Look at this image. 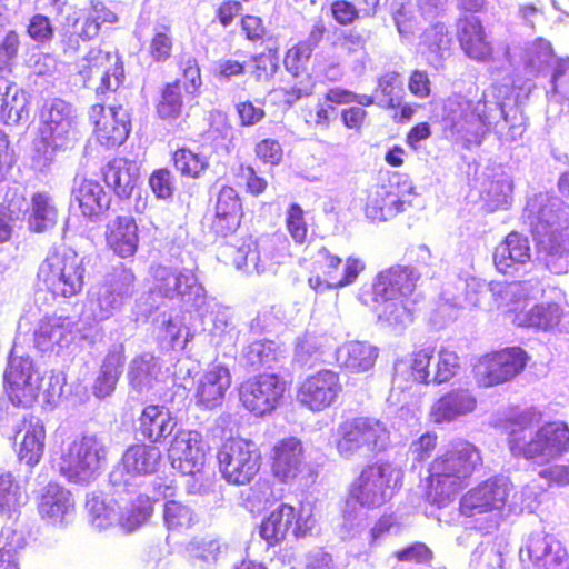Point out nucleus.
Segmentation results:
<instances>
[{
  "label": "nucleus",
  "mask_w": 569,
  "mask_h": 569,
  "mask_svg": "<svg viewBox=\"0 0 569 569\" xmlns=\"http://www.w3.org/2000/svg\"><path fill=\"white\" fill-rule=\"evenodd\" d=\"M551 90L548 91L550 101H569V58H558L552 68Z\"/></svg>",
  "instance_id": "obj_64"
},
{
  "label": "nucleus",
  "mask_w": 569,
  "mask_h": 569,
  "mask_svg": "<svg viewBox=\"0 0 569 569\" xmlns=\"http://www.w3.org/2000/svg\"><path fill=\"white\" fill-rule=\"evenodd\" d=\"M341 391L339 375L333 370L322 369L300 383L297 401L308 410L319 412L332 406Z\"/></svg>",
  "instance_id": "obj_25"
},
{
  "label": "nucleus",
  "mask_w": 569,
  "mask_h": 569,
  "mask_svg": "<svg viewBox=\"0 0 569 569\" xmlns=\"http://www.w3.org/2000/svg\"><path fill=\"white\" fill-rule=\"evenodd\" d=\"M152 511V502L149 496L144 493L130 496L128 502L119 506L117 525L122 531L132 532L149 520Z\"/></svg>",
  "instance_id": "obj_47"
},
{
  "label": "nucleus",
  "mask_w": 569,
  "mask_h": 569,
  "mask_svg": "<svg viewBox=\"0 0 569 569\" xmlns=\"http://www.w3.org/2000/svg\"><path fill=\"white\" fill-rule=\"evenodd\" d=\"M420 273L412 267L393 266L379 272L372 283L378 319L390 327H406L413 320L411 298Z\"/></svg>",
  "instance_id": "obj_5"
},
{
  "label": "nucleus",
  "mask_w": 569,
  "mask_h": 569,
  "mask_svg": "<svg viewBox=\"0 0 569 569\" xmlns=\"http://www.w3.org/2000/svg\"><path fill=\"white\" fill-rule=\"evenodd\" d=\"M71 199L73 203H78L81 213L89 219L98 218L110 203L108 194L99 182L81 177L74 178Z\"/></svg>",
  "instance_id": "obj_35"
},
{
  "label": "nucleus",
  "mask_w": 569,
  "mask_h": 569,
  "mask_svg": "<svg viewBox=\"0 0 569 569\" xmlns=\"http://www.w3.org/2000/svg\"><path fill=\"white\" fill-rule=\"evenodd\" d=\"M38 512L48 526L66 528L76 515L72 493L58 483H48L38 498Z\"/></svg>",
  "instance_id": "obj_28"
},
{
  "label": "nucleus",
  "mask_w": 569,
  "mask_h": 569,
  "mask_svg": "<svg viewBox=\"0 0 569 569\" xmlns=\"http://www.w3.org/2000/svg\"><path fill=\"white\" fill-rule=\"evenodd\" d=\"M402 470L389 461L367 466L353 481L351 497L362 507L378 508L401 486Z\"/></svg>",
  "instance_id": "obj_14"
},
{
  "label": "nucleus",
  "mask_w": 569,
  "mask_h": 569,
  "mask_svg": "<svg viewBox=\"0 0 569 569\" xmlns=\"http://www.w3.org/2000/svg\"><path fill=\"white\" fill-rule=\"evenodd\" d=\"M497 270L503 274H515L521 267L531 263V249L527 237L510 232L499 243L493 253Z\"/></svg>",
  "instance_id": "obj_33"
},
{
  "label": "nucleus",
  "mask_w": 569,
  "mask_h": 569,
  "mask_svg": "<svg viewBox=\"0 0 569 569\" xmlns=\"http://www.w3.org/2000/svg\"><path fill=\"white\" fill-rule=\"evenodd\" d=\"M152 293L176 300L203 317L211 309V301L196 272L188 268L158 264L151 268Z\"/></svg>",
  "instance_id": "obj_8"
},
{
  "label": "nucleus",
  "mask_w": 569,
  "mask_h": 569,
  "mask_svg": "<svg viewBox=\"0 0 569 569\" xmlns=\"http://www.w3.org/2000/svg\"><path fill=\"white\" fill-rule=\"evenodd\" d=\"M481 462L476 446L466 440L451 442L449 449L429 467L426 490L428 501L438 507L452 501Z\"/></svg>",
  "instance_id": "obj_4"
},
{
  "label": "nucleus",
  "mask_w": 569,
  "mask_h": 569,
  "mask_svg": "<svg viewBox=\"0 0 569 569\" xmlns=\"http://www.w3.org/2000/svg\"><path fill=\"white\" fill-rule=\"evenodd\" d=\"M161 363L150 352H143L134 357L128 371L131 387L139 393L148 392L160 380Z\"/></svg>",
  "instance_id": "obj_42"
},
{
  "label": "nucleus",
  "mask_w": 569,
  "mask_h": 569,
  "mask_svg": "<svg viewBox=\"0 0 569 569\" xmlns=\"http://www.w3.org/2000/svg\"><path fill=\"white\" fill-rule=\"evenodd\" d=\"M432 347L427 346L415 350L409 360H397L393 366V385L401 388V381L409 378L413 382L430 385L432 383L431 373Z\"/></svg>",
  "instance_id": "obj_40"
},
{
  "label": "nucleus",
  "mask_w": 569,
  "mask_h": 569,
  "mask_svg": "<svg viewBox=\"0 0 569 569\" xmlns=\"http://www.w3.org/2000/svg\"><path fill=\"white\" fill-rule=\"evenodd\" d=\"M248 254H251V262L253 263V270L256 273H262L267 269V260L273 261L276 264H280L281 260L277 256L264 257L261 256L260 244L251 238L244 240L240 247L234 249L233 263L238 270H248Z\"/></svg>",
  "instance_id": "obj_57"
},
{
  "label": "nucleus",
  "mask_w": 569,
  "mask_h": 569,
  "mask_svg": "<svg viewBox=\"0 0 569 569\" xmlns=\"http://www.w3.org/2000/svg\"><path fill=\"white\" fill-rule=\"evenodd\" d=\"M335 356L339 368L350 373H365L375 367L379 349L369 342L355 340L339 346Z\"/></svg>",
  "instance_id": "obj_34"
},
{
  "label": "nucleus",
  "mask_w": 569,
  "mask_h": 569,
  "mask_svg": "<svg viewBox=\"0 0 569 569\" xmlns=\"http://www.w3.org/2000/svg\"><path fill=\"white\" fill-rule=\"evenodd\" d=\"M280 350L274 341L257 340L248 345L243 350L246 365L252 370L262 367H271V363L278 360Z\"/></svg>",
  "instance_id": "obj_60"
},
{
  "label": "nucleus",
  "mask_w": 569,
  "mask_h": 569,
  "mask_svg": "<svg viewBox=\"0 0 569 569\" xmlns=\"http://www.w3.org/2000/svg\"><path fill=\"white\" fill-rule=\"evenodd\" d=\"M316 525L311 511L302 506L279 505L261 523L260 536L269 546L281 542L289 532L296 538L306 537Z\"/></svg>",
  "instance_id": "obj_19"
},
{
  "label": "nucleus",
  "mask_w": 569,
  "mask_h": 569,
  "mask_svg": "<svg viewBox=\"0 0 569 569\" xmlns=\"http://www.w3.org/2000/svg\"><path fill=\"white\" fill-rule=\"evenodd\" d=\"M83 258L70 248L51 250L38 269V281L54 298L69 299L78 296L86 279Z\"/></svg>",
  "instance_id": "obj_9"
},
{
  "label": "nucleus",
  "mask_w": 569,
  "mask_h": 569,
  "mask_svg": "<svg viewBox=\"0 0 569 569\" xmlns=\"http://www.w3.org/2000/svg\"><path fill=\"white\" fill-rule=\"evenodd\" d=\"M186 550L194 566L210 569L223 557L227 547L216 539L193 538L188 542Z\"/></svg>",
  "instance_id": "obj_51"
},
{
  "label": "nucleus",
  "mask_w": 569,
  "mask_h": 569,
  "mask_svg": "<svg viewBox=\"0 0 569 569\" xmlns=\"http://www.w3.org/2000/svg\"><path fill=\"white\" fill-rule=\"evenodd\" d=\"M512 489L506 476L491 477L470 489L461 499L460 508L468 517L478 513L500 511L508 502Z\"/></svg>",
  "instance_id": "obj_23"
},
{
  "label": "nucleus",
  "mask_w": 569,
  "mask_h": 569,
  "mask_svg": "<svg viewBox=\"0 0 569 569\" xmlns=\"http://www.w3.org/2000/svg\"><path fill=\"white\" fill-rule=\"evenodd\" d=\"M241 203L238 192L228 186L220 189L211 228L218 234L227 237L240 224Z\"/></svg>",
  "instance_id": "obj_38"
},
{
  "label": "nucleus",
  "mask_w": 569,
  "mask_h": 569,
  "mask_svg": "<svg viewBox=\"0 0 569 569\" xmlns=\"http://www.w3.org/2000/svg\"><path fill=\"white\" fill-rule=\"evenodd\" d=\"M510 92L508 86L492 83L477 101L461 94L448 97L441 116L446 136L467 149L480 146L489 132L501 142L520 139L527 129L526 117L508 103Z\"/></svg>",
  "instance_id": "obj_1"
},
{
  "label": "nucleus",
  "mask_w": 569,
  "mask_h": 569,
  "mask_svg": "<svg viewBox=\"0 0 569 569\" xmlns=\"http://www.w3.org/2000/svg\"><path fill=\"white\" fill-rule=\"evenodd\" d=\"M284 392V382L277 375H259L244 381L239 389L240 401L254 416L272 412Z\"/></svg>",
  "instance_id": "obj_24"
},
{
  "label": "nucleus",
  "mask_w": 569,
  "mask_h": 569,
  "mask_svg": "<svg viewBox=\"0 0 569 569\" xmlns=\"http://www.w3.org/2000/svg\"><path fill=\"white\" fill-rule=\"evenodd\" d=\"M542 415L528 409L507 425V440L513 457L546 465L569 450V427L563 421L541 425Z\"/></svg>",
  "instance_id": "obj_2"
},
{
  "label": "nucleus",
  "mask_w": 569,
  "mask_h": 569,
  "mask_svg": "<svg viewBox=\"0 0 569 569\" xmlns=\"http://www.w3.org/2000/svg\"><path fill=\"white\" fill-rule=\"evenodd\" d=\"M535 569H569V555L562 543L545 531L532 532L520 549V560Z\"/></svg>",
  "instance_id": "obj_26"
},
{
  "label": "nucleus",
  "mask_w": 569,
  "mask_h": 569,
  "mask_svg": "<svg viewBox=\"0 0 569 569\" xmlns=\"http://www.w3.org/2000/svg\"><path fill=\"white\" fill-rule=\"evenodd\" d=\"M336 448L345 459L370 456L385 451L390 445V430L386 422L370 417H358L340 423Z\"/></svg>",
  "instance_id": "obj_11"
},
{
  "label": "nucleus",
  "mask_w": 569,
  "mask_h": 569,
  "mask_svg": "<svg viewBox=\"0 0 569 569\" xmlns=\"http://www.w3.org/2000/svg\"><path fill=\"white\" fill-rule=\"evenodd\" d=\"M46 429L42 420L38 417H26L16 435L19 441V458L27 465L33 466L39 462L44 451Z\"/></svg>",
  "instance_id": "obj_37"
},
{
  "label": "nucleus",
  "mask_w": 569,
  "mask_h": 569,
  "mask_svg": "<svg viewBox=\"0 0 569 569\" xmlns=\"http://www.w3.org/2000/svg\"><path fill=\"white\" fill-rule=\"evenodd\" d=\"M39 138L34 142V162L47 168L59 151L71 149L78 140L76 110L69 102L53 98L46 101L39 114Z\"/></svg>",
  "instance_id": "obj_6"
},
{
  "label": "nucleus",
  "mask_w": 569,
  "mask_h": 569,
  "mask_svg": "<svg viewBox=\"0 0 569 569\" xmlns=\"http://www.w3.org/2000/svg\"><path fill=\"white\" fill-rule=\"evenodd\" d=\"M526 219L538 247L546 253L547 268L562 274L569 269V206L559 198L539 193L526 207Z\"/></svg>",
  "instance_id": "obj_3"
},
{
  "label": "nucleus",
  "mask_w": 569,
  "mask_h": 569,
  "mask_svg": "<svg viewBox=\"0 0 569 569\" xmlns=\"http://www.w3.org/2000/svg\"><path fill=\"white\" fill-rule=\"evenodd\" d=\"M168 457L173 469L182 475H192L193 480H198L206 458L201 435L192 430H179L170 443Z\"/></svg>",
  "instance_id": "obj_27"
},
{
  "label": "nucleus",
  "mask_w": 569,
  "mask_h": 569,
  "mask_svg": "<svg viewBox=\"0 0 569 569\" xmlns=\"http://www.w3.org/2000/svg\"><path fill=\"white\" fill-rule=\"evenodd\" d=\"M317 259L325 269L327 278L335 279L333 286L338 288H345L355 283L359 274L366 269V263L362 259L349 256L343 262L341 273H339L342 260L325 247L318 250Z\"/></svg>",
  "instance_id": "obj_39"
},
{
  "label": "nucleus",
  "mask_w": 569,
  "mask_h": 569,
  "mask_svg": "<svg viewBox=\"0 0 569 569\" xmlns=\"http://www.w3.org/2000/svg\"><path fill=\"white\" fill-rule=\"evenodd\" d=\"M527 360V353L519 347L485 355L475 365V380L480 388L505 383L525 369Z\"/></svg>",
  "instance_id": "obj_20"
},
{
  "label": "nucleus",
  "mask_w": 569,
  "mask_h": 569,
  "mask_svg": "<svg viewBox=\"0 0 569 569\" xmlns=\"http://www.w3.org/2000/svg\"><path fill=\"white\" fill-rule=\"evenodd\" d=\"M117 16L103 2L91 1L90 9L82 21V36L97 37L103 23H114Z\"/></svg>",
  "instance_id": "obj_63"
},
{
  "label": "nucleus",
  "mask_w": 569,
  "mask_h": 569,
  "mask_svg": "<svg viewBox=\"0 0 569 569\" xmlns=\"http://www.w3.org/2000/svg\"><path fill=\"white\" fill-rule=\"evenodd\" d=\"M182 110L183 102L180 81L177 80L172 83H167L157 103V114L160 119L172 123L182 116Z\"/></svg>",
  "instance_id": "obj_58"
},
{
  "label": "nucleus",
  "mask_w": 569,
  "mask_h": 569,
  "mask_svg": "<svg viewBox=\"0 0 569 569\" xmlns=\"http://www.w3.org/2000/svg\"><path fill=\"white\" fill-rule=\"evenodd\" d=\"M157 337L160 341L167 342L170 347L184 348L192 338L189 330L184 328L180 316L163 313L157 320Z\"/></svg>",
  "instance_id": "obj_55"
},
{
  "label": "nucleus",
  "mask_w": 569,
  "mask_h": 569,
  "mask_svg": "<svg viewBox=\"0 0 569 569\" xmlns=\"http://www.w3.org/2000/svg\"><path fill=\"white\" fill-rule=\"evenodd\" d=\"M451 38L446 26L437 22L425 29L420 37L418 51L432 67H438L450 52Z\"/></svg>",
  "instance_id": "obj_44"
},
{
  "label": "nucleus",
  "mask_w": 569,
  "mask_h": 569,
  "mask_svg": "<svg viewBox=\"0 0 569 569\" xmlns=\"http://www.w3.org/2000/svg\"><path fill=\"white\" fill-rule=\"evenodd\" d=\"M108 449L102 438L84 435L62 452L58 467L69 482L86 485L94 480L107 461Z\"/></svg>",
  "instance_id": "obj_12"
},
{
  "label": "nucleus",
  "mask_w": 569,
  "mask_h": 569,
  "mask_svg": "<svg viewBox=\"0 0 569 569\" xmlns=\"http://www.w3.org/2000/svg\"><path fill=\"white\" fill-rule=\"evenodd\" d=\"M86 510L91 525L98 530H106L117 525L118 511L114 506L111 502L107 503L106 499L97 492L87 495Z\"/></svg>",
  "instance_id": "obj_56"
},
{
  "label": "nucleus",
  "mask_w": 569,
  "mask_h": 569,
  "mask_svg": "<svg viewBox=\"0 0 569 569\" xmlns=\"http://www.w3.org/2000/svg\"><path fill=\"white\" fill-rule=\"evenodd\" d=\"M79 74L84 86L99 78L100 84L96 88L98 93L116 91L124 80V69L119 56L100 49H91L79 62Z\"/></svg>",
  "instance_id": "obj_22"
},
{
  "label": "nucleus",
  "mask_w": 569,
  "mask_h": 569,
  "mask_svg": "<svg viewBox=\"0 0 569 569\" xmlns=\"http://www.w3.org/2000/svg\"><path fill=\"white\" fill-rule=\"evenodd\" d=\"M403 88L398 72L388 71L379 77L376 89L378 106L387 109H395L400 106Z\"/></svg>",
  "instance_id": "obj_59"
},
{
  "label": "nucleus",
  "mask_w": 569,
  "mask_h": 569,
  "mask_svg": "<svg viewBox=\"0 0 569 569\" xmlns=\"http://www.w3.org/2000/svg\"><path fill=\"white\" fill-rule=\"evenodd\" d=\"M28 502L26 490L10 472L0 473V513L7 519L19 518L21 508Z\"/></svg>",
  "instance_id": "obj_49"
},
{
  "label": "nucleus",
  "mask_w": 569,
  "mask_h": 569,
  "mask_svg": "<svg viewBox=\"0 0 569 569\" xmlns=\"http://www.w3.org/2000/svg\"><path fill=\"white\" fill-rule=\"evenodd\" d=\"M540 479H535L522 487L519 492H516L510 502L509 509L513 512H522L525 510L533 512L541 502V498L546 492V487L540 482Z\"/></svg>",
  "instance_id": "obj_61"
},
{
  "label": "nucleus",
  "mask_w": 569,
  "mask_h": 569,
  "mask_svg": "<svg viewBox=\"0 0 569 569\" xmlns=\"http://www.w3.org/2000/svg\"><path fill=\"white\" fill-rule=\"evenodd\" d=\"M74 338V321L62 316L40 320L33 333L34 347L42 352L67 348Z\"/></svg>",
  "instance_id": "obj_32"
},
{
  "label": "nucleus",
  "mask_w": 569,
  "mask_h": 569,
  "mask_svg": "<svg viewBox=\"0 0 569 569\" xmlns=\"http://www.w3.org/2000/svg\"><path fill=\"white\" fill-rule=\"evenodd\" d=\"M41 376L34 361L14 343L3 373L4 390L14 406L29 407L38 398Z\"/></svg>",
  "instance_id": "obj_15"
},
{
  "label": "nucleus",
  "mask_w": 569,
  "mask_h": 569,
  "mask_svg": "<svg viewBox=\"0 0 569 569\" xmlns=\"http://www.w3.org/2000/svg\"><path fill=\"white\" fill-rule=\"evenodd\" d=\"M218 462L227 482L244 486L250 483L260 470L261 456L254 442L231 438L220 447Z\"/></svg>",
  "instance_id": "obj_16"
},
{
  "label": "nucleus",
  "mask_w": 569,
  "mask_h": 569,
  "mask_svg": "<svg viewBox=\"0 0 569 569\" xmlns=\"http://www.w3.org/2000/svg\"><path fill=\"white\" fill-rule=\"evenodd\" d=\"M415 186L407 176L397 174L388 184L378 186L366 204V216L372 221H386L411 206Z\"/></svg>",
  "instance_id": "obj_18"
},
{
  "label": "nucleus",
  "mask_w": 569,
  "mask_h": 569,
  "mask_svg": "<svg viewBox=\"0 0 569 569\" xmlns=\"http://www.w3.org/2000/svg\"><path fill=\"white\" fill-rule=\"evenodd\" d=\"M123 363V345L113 346L106 356L93 385V393L97 398H107L114 391L119 377L122 372Z\"/></svg>",
  "instance_id": "obj_43"
},
{
  "label": "nucleus",
  "mask_w": 569,
  "mask_h": 569,
  "mask_svg": "<svg viewBox=\"0 0 569 569\" xmlns=\"http://www.w3.org/2000/svg\"><path fill=\"white\" fill-rule=\"evenodd\" d=\"M102 113L94 120L97 140L107 148L122 144L130 132L129 112L122 106H110L107 110L96 104L91 108V118Z\"/></svg>",
  "instance_id": "obj_30"
},
{
  "label": "nucleus",
  "mask_w": 569,
  "mask_h": 569,
  "mask_svg": "<svg viewBox=\"0 0 569 569\" xmlns=\"http://www.w3.org/2000/svg\"><path fill=\"white\" fill-rule=\"evenodd\" d=\"M271 459L272 475L282 483L301 482L310 475L303 443L296 437L279 440L272 448Z\"/></svg>",
  "instance_id": "obj_21"
},
{
  "label": "nucleus",
  "mask_w": 569,
  "mask_h": 569,
  "mask_svg": "<svg viewBox=\"0 0 569 569\" xmlns=\"http://www.w3.org/2000/svg\"><path fill=\"white\" fill-rule=\"evenodd\" d=\"M487 287L498 308H508L512 311L517 310L519 303L537 299L543 293L541 280L537 276L522 281H492L488 284L472 278L470 280H459L458 289L463 290L465 293L450 296L449 291L446 290L443 299L452 307L462 308L466 305L476 307L479 305L478 293Z\"/></svg>",
  "instance_id": "obj_7"
},
{
  "label": "nucleus",
  "mask_w": 569,
  "mask_h": 569,
  "mask_svg": "<svg viewBox=\"0 0 569 569\" xmlns=\"http://www.w3.org/2000/svg\"><path fill=\"white\" fill-rule=\"evenodd\" d=\"M136 277L130 269L117 267L103 282L91 288L82 311L88 323L109 320L127 305L136 292Z\"/></svg>",
  "instance_id": "obj_10"
},
{
  "label": "nucleus",
  "mask_w": 569,
  "mask_h": 569,
  "mask_svg": "<svg viewBox=\"0 0 569 569\" xmlns=\"http://www.w3.org/2000/svg\"><path fill=\"white\" fill-rule=\"evenodd\" d=\"M162 518L166 528L176 532H184L198 521V517L190 506L174 499L164 502Z\"/></svg>",
  "instance_id": "obj_54"
},
{
  "label": "nucleus",
  "mask_w": 569,
  "mask_h": 569,
  "mask_svg": "<svg viewBox=\"0 0 569 569\" xmlns=\"http://www.w3.org/2000/svg\"><path fill=\"white\" fill-rule=\"evenodd\" d=\"M57 216L56 204L48 193L38 192L33 194L29 216V224L32 230L42 232L53 227Z\"/></svg>",
  "instance_id": "obj_53"
},
{
  "label": "nucleus",
  "mask_w": 569,
  "mask_h": 569,
  "mask_svg": "<svg viewBox=\"0 0 569 569\" xmlns=\"http://www.w3.org/2000/svg\"><path fill=\"white\" fill-rule=\"evenodd\" d=\"M566 317L557 303H539L527 311H519L515 315L513 322L519 327L551 330L560 325Z\"/></svg>",
  "instance_id": "obj_46"
},
{
  "label": "nucleus",
  "mask_w": 569,
  "mask_h": 569,
  "mask_svg": "<svg viewBox=\"0 0 569 569\" xmlns=\"http://www.w3.org/2000/svg\"><path fill=\"white\" fill-rule=\"evenodd\" d=\"M176 426L177 419L164 406H147L139 418L140 433L152 443L160 442L170 436Z\"/></svg>",
  "instance_id": "obj_41"
},
{
  "label": "nucleus",
  "mask_w": 569,
  "mask_h": 569,
  "mask_svg": "<svg viewBox=\"0 0 569 569\" xmlns=\"http://www.w3.org/2000/svg\"><path fill=\"white\" fill-rule=\"evenodd\" d=\"M555 57L551 43L542 38L527 42L521 50V62L527 74L539 76L552 66Z\"/></svg>",
  "instance_id": "obj_48"
},
{
  "label": "nucleus",
  "mask_w": 569,
  "mask_h": 569,
  "mask_svg": "<svg viewBox=\"0 0 569 569\" xmlns=\"http://www.w3.org/2000/svg\"><path fill=\"white\" fill-rule=\"evenodd\" d=\"M160 460L161 451L154 446L144 443L130 446L124 451L121 463L110 473V482L116 488V492L136 493L134 488L139 486V478L153 473Z\"/></svg>",
  "instance_id": "obj_17"
},
{
  "label": "nucleus",
  "mask_w": 569,
  "mask_h": 569,
  "mask_svg": "<svg viewBox=\"0 0 569 569\" xmlns=\"http://www.w3.org/2000/svg\"><path fill=\"white\" fill-rule=\"evenodd\" d=\"M230 386L229 368L220 362L209 365L196 380L193 395L196 405L209 410L222 406Z\"/></svg>",
  "instance_id": "obj_29"
},
{
  "label": "nucleus",
  "mask_w": 569,
  "mask_h": 569,
  "mask_svg": "<svg viewBox=\"0 0 569 569\" xmlns=\"http://www.w3.org/2000/svg\"><path fill=\"white\" fill-rule=\"evenodd\" d=\"M332 347L331 338L325 335L306 333L299 337L295 348V359L301 365L325 361V356Z\"/></svg>",
  "instance_id": "obj_52"
},
{
  "label": "nucleus",
  "mask_w": 569,
  "mask_h": 569,
  "mask_svg": "<svg viewBox=\"0 0 569 569\" xmlns=\"http://www.w3.org/2000/svg\"><path fill=\"white\" fill-rule=\"evenodd\" d=\"M104 181L120 198L131 194L138 179V168L134 162L117 158L108 162L103 169Z\"/></svg>",
  "instance_id": "obj_45"
},
{
  "label": "nucleus",
  "mask_w": 569,
  "mask_h": 569,
  "mask_svg": "<svg viewBox=\"0 0 569 569\" xmlns=\"http://www.w3.org/2000/svg\"><path fill=\"white\" fill-rule=\"evenodd\" d=\"M27 546V533L19 518L7 519L0 532V551L18 557Z\"/></svg>",
  "instance_id": "obj_62"
},
{
  "label": "nucleus",
  "mask_w": 569,
  "mask_h": 569,
  "mask_svg": "<svg viewBox=\"0 0 569 569\" xmlns=\"http://www.w3.org/2000/svg\"><path fill=\"white\" fill-rule=\"evenodd\" d=\"M27 93L16 84H8L0 97V119L8 124H16L27 120L28 111Z\"/></svg>",
  "instance_id": "obj_50"
},
{
  "label": "nucleus",
  "mask_w": 569,
  "mask_h": 569,
  "mask_svg": "<svg viewBox=\"0 0 569 569\" xmlns=\"http://www.w3.org/2000/svg\"><path fill=\"white\" fill-rule=\"evenodd\" d=\"M457 37L465 54L477 61L488 64L492 74L509 73L513 69L509 48L501 46L493 48L487 40L481 21L475 16L459 19Z\"/></svg>",
  "instance_id": "obj_13"
},
{
  "label": "nucleus",
  "mask_w": 569,
  "mask_h": 569,
  "mask_svg": "<svg viewBox=\"0 0 569 569\" xmlns=\"http://www.w3.org/2000/svg\"><path fill=\"white\" fill-rule=\"evenodd\" d=\"M477 408V398L469 388H453L440 397L430 409L433 423H450L470 415Z\"/></svg>",
  "instance_id": "obj_31"
},
{
  "label": "nucleus",
  "mask_w": 569,
  "mask_h": 569,
  "mask_svg": "<svg viewBox=\"0 0 569 569\" xmlns=\"http://www.w3.org/2000/svg\"><path fill=\"white\" fill-rule=\"evenodd\" d=\"M106 241L120 258L132 257L139 243L138 226L133 218L119 216L109 221L106 228Z\"/></svg>",
  "instance_id": "obj_36"
}]
</instances>
